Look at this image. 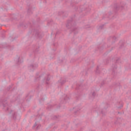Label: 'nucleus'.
Returning <instances> with one entry per match:
<instances>
[{"label": "nucleus", "mask_w": 131, "mask_h": 131, "mask_svg": "<svg viewBox=\"0 0 131 131\" xmlns=\"http://www.w3.org/2000/svg\"><path fill=\"white\" fill-rule=\"evenodd\" d=\"M92 96H95V92L92 93Z\"/></svg>", "instance_id": "f257e3e1"}]
</instances>
